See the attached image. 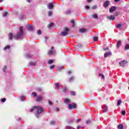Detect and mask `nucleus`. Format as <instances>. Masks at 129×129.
Masks as SVG:
<instances>
[{
  "instance_id": "obj_1",
  "label": "nucleus",
  "mask_w": 129,
  "mask_h": 129,
  "mask_svg": "<svg viewBox=\"0 0 129 129\" xmlns=\"http://www.w3.org/2000/svg\"><path fill=\"white\" fill-rule=\"evenodd\" d=\"M23 27H21L19 28V31L17 32V33L13 36V33H10L8 35L9 39L10 40H13V37L15 39V40H19L20 38H22L23 36H24V31L23 30Z\"/></svg>"
},
{
  "instance_id": "obj_2",
  "label": "nucleus",
  "mask_w": 129,
  "mask_h": 129,
  "mask_svg": "<svg viewBox=\"0 0 129 129\" xmlns=\"http://www.w3.org/2000/svg\"><path fill=\"white\" fill-rule=\"evenodd\" d=\"M34 111H37V114L35 115V116L38 118H39V115L41 114L43 111H45V109H43V108L40 106H35L32 107L30 110V112H33Z\"/></svg>"
},
{
  "instance_id": "obj_3",
  "label": "nucleus",
  "mask_w": 129,
  "mask_h": 129,
  "mask_svg": "<svg viewBox=\"0 0 129 129\" xmlns=\"http://www.w3.org/2000/svg\"><path fill=\"white\" fill-rule=\"evenodd\" d=\"M68 32H69V29L65 27L64 28V31H62L60 33V36H61V37H65V36H67V35H68Z\"/></svg>"
},
{
  "instance_id": "obj_4",
  "label": "nucleus",
  "mask_w": 129,
  "mask_h": 129,
  "mask_svg": "<svg viewBox=\"0 0 129 129\" xmlns=\"http://www.w3.org/2000/svg\"><path fill=\"white\" fill-rule=\"evenodd\" d=\"M117 9V7H113V12H114V16H118V15H119L120 14V12L119 11H118V10H117V11H116Z\"/></svg>"
},
{
  "instance_id": "obj_5",
  "label": "nucleus",
  "mask_w": 129,
  "mask_h": 129,
  "mask_svg": "<svg viewBox=\"0 0 129 129\" xmlns=\"http://www.w3.org/2000/svg\"><path fill=\"white\" fill-rule=\"evenodd\" d=\"M68 108L69 109H72V108H76V104L75 103L69 104L68 105Z\"/></svg>"
},
{
  "instance_id": "obj_6",
  "label": "nucleus",
  "mask_w": 129,
  "mask_h": 129,
  "mask_svg": "<svg viewBox=\"0 0 129 129\" xmlns=\"http://www.w3.org/2000/svg\"><path fill=\"white\" fill-rule=\"evenodd\" d=\"M55 50H54V47L52 46L51 47V49L50 50H49L48 52V55H53L54 54V53H55Z\"/></svg>"
},
{
  "instance_id": "obj_7",
  "label": "nucleus",
  "mask_w": 129,
  "mask_h": 129,
  "mask_svg": "<svg viewBox=\"0 0 129 129\" xmlns=\"http://www.w3.org/2000/svg\"><path fill=\"white\" fill-rule=\"evenodd\" d=\"M110 5V2L107 1H105L103 4V6L105 9H107V7Z\"/></svg>"
},
{
  "instance_id": "obj_8",
  "label": "nucleus",
  "mask_w": 129,
  "mask_h": 129,
  "mask_svg": "<svg viewBox=\"0 0 129 129\" xmlns=\"http://www.w3.org/2000/svg\"><path fill=\"white\" fill-rule=\"evenodd\" d=\"M127 63V61L126 60H123L122 61H120L119 64L120 66H121L122 67H124L125 66V64Z\"/></svg>"
},
{
  "instance_id": "obj_9",
  "label": "nucleus",
  "mask_w": 129,
  "mask_h": 129,
  "mask_svg": "<svg viewBox=\"0 0 129 129\" xmlns=\"http://www.w3.org/2000/svg\"><path fill=\"white\" fill-rule=\"evenodd\" d=\"M103 108V112H107L108 111V107L106 105L102 106Z\"/></svg>"
},
{
  "instance_id": "obj_10",
  "label": "nucleus",
  "mask_w": 129,
  "mask_h": 129,
  "mask_svg": "<svg viewBox=\"0 0 129 129\" xmlns=\"http://www.w3.org/2000/svg\"><path fill=\"white\" fill-rule=\"evenodd\" d=\"M43 100V96L42 95H40L36 97V101H42Z\"/></svg>"
},
{
  "instance_id": "obj_11",
  "label": "nucleus",
  "mask_w": 129,
  "mask_h": 129,
  "mask_svg": "<svg viewBox=\"0 0 129 129\" xmlns=\"http://www.w3.org/2000/svg\"><path fill=\"white\" fill-rule=\"evenodd\" d=\"M47 8L49 10H51L54 8V6L53 5V3H49L47 5Z\"/></svg>"
},
{
  "instance_id": "obj_12",
  "label": "nucleus",
  "mask_w": 129,
  "mask_h": 129,
  "mask_svg": "<svg viewBox=\"0 0 129 129\" xmlns=\"http://www.w3.org/2000/svg\"><path fill=\"white\" fill-rule=\"evenodd\" d=\"M112 53H111V52L109 51V52H105L104 53V57L105 58H107V57H108L109 56H110V55H111Z\"/></svg>"
},
{
  "instance_id": "obj_13",
  "label": "nucleus",
  "mask_w": 129,
  "mask_h": 129,
  "mask_svg": "<svg viewBox=\"0 0 129 129\" xmlns=\"http://www.w3.org/2000/svg\"><path fill=\"white\" fill-rule=\"evenodd\" d=\"M87 31V30L85 28H81L79 30L80 33H85Z\"/></svg>"
},
{
  "instance_id": "obj_14",
  "label": "nucleus",
  "mask_w": 129,
  "mask_h": 129,
  "mask_svg": "<svg viewBox=\"0 0 129 129\" xmlns=\"http://www.w3.org/2000/svg\"><path fill=\"white\" fill-rule=\"evenodd\" d=\"M107 19L108 20H110V21H113V16L111 15L110 16L107 15Z\"/></svg>"
},
{
  "instance_id": "obj_15",
  "label": "nucleus",
  "mask_w": 129,
  "mask_h": 129,
  "mask_svg": "<svg viewBox=\"0 0 129 129\" xmlns=\"http://www.w3.org/2000/svg\"><path fill=\"white\" fill-rule=\"evenodd\" d=\"M55 86L56 90H59V89L60 88V85L58 83H56L55 84Z\"/></svg>"
},
{
  "instance_id": "obj_16",
  "label": "nucleus",
  "mask_w": 129,
  "mask_h": 129,
  "mask_svg": "<svg viewBox=\"0 0 129 129\" xmlns=\"http://www.w3.org/2000/svg\"><path fill=\"white\" fill-rule=\"evenodd\" d=\"M92 18L93 19H95L96 20H97V19H98V15L96 14H93L92 15Z\"/></svg>"
},
{
  "instance_id": "obj_17",
  "label": "nucleus",
  "mask_w": 129,
  "mask_h": 129,
  "mask_svg": "<svg viewBox=\"0 0 129 129\" xmlns=\"http://www.w3.org/2000/svg\"><path fill=\"white\" fill-rule=\"evenodd\" d=\"M27 29L28 31H33V29H34V28L32 26L29 25L27 26Z\"/></svg>"
},
{
  "instance_id": "obj_18",
  "label": "nucleus",
  "mask_w": 129,
  "mask_h": 129,
  "mask_svg": "<svg viewBox=\"0 0 129 129\" xmlns=\"http://www.w3.org/2000/svg\"><path fill=\"white\" fill-rule=\"evenodd\" d=\"M121 45V41L119 40L117 42V48H119V47H120Z\"/></svg>"
},
{
  "instance_id": "obj_19",
  "label": "nucleus",
  "mask_w": 129,
  "mask_h": 129,
  "mask_svg": "<svg viewBox=\"0 0 129 129\" xmlns=\"http://www.w3.org/2000/svg\"><path fill=\"white\" fill-rule=\"evenodd\" d=\"M11 48V46L10 45H7L6 46H5L4 48V51H7V50H10V48Z\"/></svg>"
},
{
  "instance_id": "obj_20",
  "label": "nucleus",
  "mask_w": 129,
  "mask_h": 129,
  "mask_svg": "<svg viewBox=\"0 0 129 129\" xmlns=\"http://www.w3.org/2000/svg\"><path fill=\"white\" fill-rule=\"evenodd\" d=\"M30 66H36V62L31 61L29 62Z\"/></svg>"
},
{
  "instance_id": "obj_21",
  "label": "nucleus",
  "mask_w": 129,
  "mask_h": 129,
  "mask_svg": "<svg viewBox=\"0 0 129 129\" xmlns=\"http://www.w3.org/2000/svg\"><path fill=\"white\" fill-rule=\"evenodd\" d=\"M128 49H129V44H126L125 45L124 50L126 51V50H128Z\"/></svg>"
},
{
  "instance_id": "obj_22",
  "label": "nucleus",
  "mask_w": 129,
  "mask_h": 129,
  "mask_svg": "<svg viewBox=\"0 0 129 129\" xmlns=\"http://www.w3.org/2000/svg\"><path fill=\"white\" fill-rule=\"evenodd\" d=\"M71 14V10H68L66 12V15H70Z\"/></svg>"
},
{
  "instance_id": "obj_23",
  "label": "nucleus",
  "mask_w": 129,
  "mask_h": 129,
  "mask_svg": "<svg viewBox=\"0 0 129 129\" xmlns=\"http://www.w3.org/2000/svg\"><path fill=\"white\" fill-rule=\"evenodd\" d=\"M53 26H54V23H50L48 26V29H51V28H52V27H53Z\"/></svg>"
},
{
  "instance_id": "obj_24",
  "label": "nucleus",
  "mask_w": 129,
  "mask_h": 129,
  "mask_svg": "<svg viewBox=\"0 0 129 129\" xmlns=\"http://www.w3.org/2000/svg\"><path fill=\"white\" fill-rule=\"evenodd\" d=\"M118 129H123V125L120 124L118 125Z\"/></svg>"
},
{
  "instance_id": "obj_25",
  "label": "nucleus",
  "mask_w": 129,
  "mask_h": 129,
  "mask_svg": "<svg viewBox=\"0 0 129 129\" xmlns=\"http://www.w3.org/2000/svg\"><path fill=\"white\" fill-rule=\"evenodd\" d=\"M71 23H72V24L73 28H74V27H75V22H74V20H72L71 21Z\"/></svg>"
},
{
  "instance_id": "obj_26",
  "label": "nucleus",
  "mask_w": 129,
  "mask_h": 129,
  "mask_svg": "<svg viewBox=\"0 0 129 129\" xmlns=\"http://www.w3.org/2000/svg\"><path fill=\"white\" fill-rule=\"evenodd\" d=\"M8 16V12H5L3 13V17H4V18H6V17H7Z\"/></svg>"
},
{
  "instance_id": "obj_27",
  "label": "nucleus",
  "mask_w": 129,
  "mask_h": 129,
  "mask_svg": "<svg viewBox=\"0 0 129 129\" xmlns=\"http://www.w3.org/2000/svg\"><path fill=\"white\" fill-rule=\"evenodd\" d=\"M19 18H20V20H23V19H24V18H25V15L21 14L20 15Z\"/></svg>"
},
{
  "instance_id": "obj_28",
  "label": "nucleus",
  "mask_w": 129,
  "mask_h": 129,
  "mask_svg": "<svg viewBox=\"0 0 129 129\" xmlns=\"http://www.w3.org/2000/svg\"><path fill=\"white\" fill-rule=\"evenodd\" d=\"M52 14H53V12H52V11H48V17H51Z\"/></svg>"
},
{
  "instance_id": "obj_29",
  "label": "nucleus",
  "mask_w": 129,
  "mask_h": 129,
  "mask_svg": "<svg viewBox=\"0 0 129 129\" xmlns=\"http://www.w3.org/2000/svg\"><path fill=\"white\" fill-rule=\"evenodd\" d=\"M70 102V100H69V99H66L64 100V103H68Z\"/></svg>"
},
{
  "instance_id": "obj_30",
  "label": "nucleus",
  "mask_w": 129,
  "mask_h": 129,
  "mask_svg": "<svg viewBox=\"0 0 129 129\" xmlns=\"http://www.w3.org/2000/svg\"><path fill=\"white\" fill-rule=\"evenodd\" d=\"M93 40L95 42H97L98 41V38L97 37H94Z\"/></svg>"
},
{
  "instance_id": "obj_31",
  "label": "nucleus",
  "mask_w": 129,
  "mask_h": 129,
  "mask_svg": "<svg viewBox=\"0 0 129 129\" xmlns=\"http://www.w3.org/2000/svg\"><path fill=\"white\" fill-rule=\"evenodd\" d=\"M31 94L34 96V97H36V96H37V93H36V92H32Z\"/></svg>"
},
{
  "instance_id": "obj_32",
  "label": "nucleus",
  "mask_w": 129,
  "mask_h": 129,
  "mask_svg": "<svg viewBox=\"0 0 129 129\" xmlns=\"http://www.w3.org/2000/svg\"><path fill=\"white\" fill-rule=\"evenodd\" d=\"M54 62L53 60H49L47 62V64H52Z\"/></svg>"
},
{
  "instance_id": "obj_33",
  "label": "nucleus",
  "mask_w": 129,
  "mask_h": 129,
  "mask_svg": "<svg viewBox=\"0 0 129 129\" xmlns=\"http://www.w3.org/2000/svg\"><path fill=\"white\" fill-rule=\"evenodd\" d=\"M20 98H21V101H25V96H22Z\"/></svg>"
},
{
  "instance_id": "obj_34",
  "label": "nucleus",
  "mask_w": 129,
  "mask_h": 129,
  "mask_svg": "<svg viewBox=\"0 0 129 129\" xmlns=\"http://www.w3.org/2000/svg\"><path fill=\"white\" fill-rule=\"evenodd\" d=\"M113 12V6H112L109 9V13H112Z\"/></svg>"
},
{
  "instance_id": "obj_35",
  "label": "nucleus",
  "mask_w": 129,
  "mask_h": 129,
  "mask_svg": "<svg viewBox=\"0 0 129 129\" xmlns=\"http://www.w3.org/2000/svg\"><path fill=\"white\" fill-rule=\"evenodd\" d=\"M99 77H101L102 79H104V75H103L101 74H100L99 75Z\"/></svg>"
},
{
  "instance_id": "obj_36",
  "label": "nucleus",
  "mask_w": 129,
  "mask_h": 129,
  "mask_svg": "<svg viewBox=\"0 0 129 129\" xmlns=\"http://www.w3.org/2000/svg\"><path fill=\"white\" fill-rule=\"evenodd\" d=\"M26 58H31V57H32V55H31L30 54H27L26 55Z\"/></svg>"
},
{
  "instance_id": "obj_37",
  "label": "nucleus",
  "mask_w": 129,
  "mask_h": 129,
  "mask_svg": "<svg viewBox=\"0 0 129 129\" xmlns=\"http://www.w3.org/2000/svg\"><path fill=\"white\" fill-rule=\"evenodd\" d=\"M120 103H121V100H119L117 102V105L119 106L120 105Z\"/></svg>"
},
{
  "instance_id": "obj_38",
  "label": "nucleus",
  "mask_w": 129,
  "mask_h": 129,
  "mask_svg": "<svg viewBox=\"0 0 129 129\" xmlns=\"http://www.w3.org/2000/svg\"><path fill=\"white\" fill-rule=\"evenodd\" d=\"M121 27V24H119L116 26V28H117V29H119V28H120Z\"/></svg>"
},
{
  "instance_id": "obj_39",
  "label": "nucleus",
  "mask_w": 129,
  "mask_h": 129,
  "mask_svg": "<svg viewBox=\"0 0 129 129\" xmlns=\"http://www.w3.org/2000/svg\"><path fill=\"white\" fill-rule=\"evenodd\" d=\"M92 10H95L96 9H97V6L94 5L92 7Z\"/></svg>"
},
{
  "instance_id": "obj_40",
  "label": "nucleus",
  "mask_w": 129,
  "mask_h": 129,
  "mask_svg": "<svg viewBox=\"0 0 129 129\" xmlns=\"http://www.w3.org/2000/svg\"><path fill=\"white\" fill-rule=\"evenodd\" d=\"M71 95H72V96H75V95H76L75 92H74V91H72V92H71Z\"/></svg>"
},
{
  "instance_id": "obj_41",
  "label": "nucleus",
  "mask_w": 129,
  "mask_h": 129,
  "mask_svg": "<svg viewBox=\"0 0 129 129\" xmlns=\"http://www.w3.org/2000/svg\"><path fill=\"white\" fill-rule=\"evenodd\" d=\"M44 39H45V43H47V40H48V39H49V37H48V36H45Z\"/></svg>"
},
{
  "instance_id": "obj_42",
  "label": "nucleus",
  "mask_w": 129,
  "mask_h": 129,
  "mask_svg": "<svg viewBox=\"0 0 129 129\" xmlns=\"http://www.w3.org/2000/svg\"><path fill=\"white\" fill-rule=\"evenodd\" d=\"M37 34H38V35H41L42 34V31L40 30H38Z\"/></svg>"
},
{
  "instance_id": "obj_43",
  "label": "nucleus",
  "mask_w": 129,
  "mask_h": 129,
  "mask_svg": "<svg viewBox=\"0 0 129 129\" xmlns=\"http://www.w3.org/2000/svg\"><path fill=\"white\" fill-rule=\"evenodd\" d=\"M50 123L51 125H54L55 124V121H51Z\"/></svg>"
},
{
  "instance_id": "obj_44",
  "label": "nucleus",
  "mask_w": 129,
  "mask_h": 129,
  "mask_svg": "<svg viewBox=\"0 0 129 129\" xmlns=\"http://www.w3.org/2000/svg\"><path fill=\"white\" fill-rule=\"evenodd\" d=\"M121 114L122 115H125V110H123L121 111Z\"/></svg>"
},
{
  "instance_id": "obj_45",
  "label": "nucleus",
  "mask_w": 129,
  "mask_h": 129,
  "mask_svg": "<svg viewBox=\"0 0 129 129\" xmlns=\"http://www.w3.org/2000/svg\"><path fill=\"white\" fill-rule=\"evenodd\" d=\"M62 91H63V92H66V91H67V88H64L62 89Z\"/></svg>"
},
{
  "instance_id": "obj_46",
  "label": "nucleus",
  "mask_w": 129,
  "mask_h": 129,
  "mask_svg": "<svg viewBox=\"0 0 129 129\" xmlns=\"http://www.w3.org/2000/svg\"><path fill=\"white\" fill-rule=\"evenodd\" d=\"M1 101L2 102H5V101H6V98H2L1 99Z\"/></svg>"
},
{
  "instance_id": "obj_47",
  "label": "nucleus",
  "mask_w": 129,
  "mask_h": 129,
  "mask_svg": "<svg viewBox=\"0 0 129 129\" xmlns=\"http://www.w3.org/2000/svg\"><path fill=\"white\" fill-rule=\"evenodd\" d=\"M48 104H49V105H52L53 104L52 102L50 100H48Z\"/></svg>"
},
{
  "instance_id": "obj_48",
  "label": "nucleus",
  "mask_w": 129,
  "mask_h": 129,
  "mask_svg": "<svg viewBox=\"0 0 129 129\" xmlns=\"http://www.w3.org/2000/svg\"><path fill=\"white\" fill-rule=\"evenodd\" d=\"M81 120H82V119H78L77 120V122H80V121H81Z\"/></svg>"
},
{
  "instance_id": "obj_49",
  "label": "nucleus",
  "mask_w": 129,
  "mask_h": 129,
  "mask_svg": "<svg viewBox=\"0 0 129 129\" xmlns=\"http://www.w3.org/2000/svg\"><path fill=\"white\" fill-rule=\"evenodd\" d=\"M73 79H74V78H73V77L70 78V79H69L70 82H71V81H72V80H73Z\"/></svg>"
},
{
  "instance_id": "obj_50",
  "label": "nucleus",
  "mask_w": 129,
  "mask_h": 129,
  "mask_svg": "<svg viewBox=\"0 0 129 129\" xmlns=\"http://www.w3.org/2000/svg\"><path fill=\"white\" fill-rule=\"evenodd\" d=\"M54 67H55L54 66H51L50 67V69L51 70H52V69H53V68H54Z\"/></svg>"
},
{
  "instance_id": "obj_51",
  "label": "nucleus",
  "mask_w": 129,
  "mask_h": 129,
  "mask_svg": "<svg viewBox=\"0 0 129 129\" xmlns=\"http://www.w3.org/2000/svg\"><path fill=\"white\" fill-rule=\"evenodd\" d=\"M85 9H86V10H89V6H86L85 7Z\"/></svg>"
},
{
  "instance_id": "obj_52",
  "label": "nucleus",
  "mask_w": 129,
  "mask_h": 129,
  "mask_svg": "<svg viewBox=\"0 0 129 129\" xmlns=\"http://www.w3.org/2000/svg\"><path fill=\"white\" fill-rule=\"evenodd\" d=\"M115 3H118V2H120V0H114Z\"/></svg>"
},
{
  "instance_id": "obj_53",
  "label": "nucleus",
  "mask_w": 129,
  "mask_h": 129,
  "mask_svg": "<svg viewBox=\"0 0 129 129\" xmlns=\"http://www.w3.org/2000/svg\"><path fill=\"white\" fill-rule=\"evenodd\" d=\"M7 68L6 66H4V68H3V71L5 72V70H6V69Z\"/></svg>"
},
{
  "instance_id": "obj_54",
  "label": "nucleus",
  "mask_w": 129,
  "mask_h": 129,
  "mask_svg": "<svg viewBox=\"0 0 129 129\" xmlns=\"http://www.w3.org/2000/svg\"><path fill=\"white\" fill-rule=\"evenodd\" d=\"M107 50H108V47H106L105 48H104V51H106Z\"/></svg>"
},
{
  "instance_id": "obj_55",
  "label": "nucleus",
  "mask_w": 129,
  "mask_h": 129,
  "mask_svg": "<svg viewBox=\"0 0 129 129\" xmlns=\"http://www.w3.org/2000/svg\"><path fill=\"white\" fill-rule=\"evenodd\" d=\"M92 0H87V3H91Z\"/></svg>"
},
{
  "instance_id": "obj_56",
  "label": "nucleus",
  "mask_w": 129,
  "mask_h": 129,
  "mask_svg": "<svg viewBox=\"0 0 129 129\" xmlns=\"http://www.w3.org/2000/svg\"><path fill=\"white\" fill-rule=\"evenodd\" d=\"M61 69H63V67H60L59 68V70H61Z\"/></svg>"
},
{
  "instance_id": "obj_57",
  "label": "nucleus",
  "mask_w": 129,
  "mask_h": 129,
  "mask_svg": "<svg viewBox=\"0 0 129 129\" xmlns=\"http://www.w3.org/2000/svg\"><path fill=\"white\" fill-rule=\"evenodd\" d=\"M42 89L41 88H39L38 89V91H42Z\"/></svg>"
},
{
  "instance_id": "obj_58",
  "label": "nucleus",
  "mask_w": 129,
  "mask_h": 129,
  "mask_svg": "<svg viewBox=\"0 0 129 129\" xmlns=\"http://www.w3.org/2000/svg\"><path fill=\"white\" fill-rule=\"evenodd\" d=\"M55 110H56V111H59V108H56Z\"/></svg>"
},
{
  "instance_id": "obj_59",
  "label": "nucleus",
  "mask_w": 129,
  "mask_h": 129,
  "mask_svg": "<svg viewBox=\"0 0 129 129\" xmlns=\"http://www.w3.org/2000/svg\"><path fill=\"white\" fill-rule=\"evenodd\" d=\"M68 73L69 74H71V73H72V72L71 71H69L68 72Z\"/></svg>"
},
{
  "instance_id": "obj_60",
  "label": "nucleus",
  "mask_w": 129,
  "mask_h": 129,
  "mask_svg": "<svg viewBox=\"0 0 129 129\" xmlns=\"http://www.w3.org/2000/svg\"><path fill=\"white\" fill-rule=\"evenodd\" d=\"M86 122L87 124H88V123H89V121L87 120V121H86Z\"/></svg>"
},
{
  "instance_id": "obj_61",
  "label": "nucleus",
  "mask_w": 129,
  "mask_h": 129,
  "mask_svg": "<svg viewBox=\"0 0 129 129\" xmlns=\"http://www.w3.org/2000/svg\"><path fill=\"white\" fill-rule=\"evenodd\" d=\"M115 121H117L118 120L117 118H116V117H115Z\"/></svg>"
},
{
  "instance_id": "obj_62",
  "label": "nucleus",
  "mask_w": 129,
  "mask_h": 129,
  "mask_svg": "<svg viewBox=\"0 0 129 129\" xmlns=\"http://www.w3.org/2000/svg\"><path fill=\"white\" fill-rule=\"evenodd\" d=\"M80 127H81L80 126H78L77 127V129H79V128H80Z\"/></svg>"
},
{
  "instance_id": "obj_63",
  "label": "nucleus",
  "mask_w": 129,
  "mask_h": 129,
  "mask_svg": "<svg viewBox=\"0 0 129 129\" xmlns=\"http://www.w3.org/2000/svg\"><path fill=\"white\" fill-rule=\"evenodd\" d=\"M27 2H28V3H30V0H27Z\"/></svg>"
},
{
  "instance_id": "obj_64",
  "label": "nucleus",
  "mask_w": 129,
  "mask_h": 129,
  "mask_svg": "<svg viewBox=\"0 0 129 129\" xmlns=\"http://www.w3.org/2000/svg\"><path fill=\"white\" fill-rule=\"evenodd\" d=\"M3 0H0V3H2V2H3Z\"/></svg>"
}]
</instances>
